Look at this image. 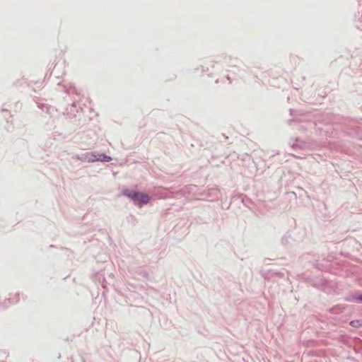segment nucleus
Here are the masks:
<instances>
[{
  "mask_svg": "<svg viewBox=\"0 0 362 362\" xmlns=\"http://www.w3.org/2000/svg\"><path fill=\"white\" fill-rule=\"evenodd\" d=\"M126 194L129 197L133 199L134 201H138L140 204H147L150 200L149 197L147 194L143 193L132 192Z\"/></svg>",
  "mask_w": 362,
  "mask_h": 362,
  "instance_id": "f257e3e1",
  "label": "nucleus"
},
{
  "mask_svg": "<svg viewBox=\"0 0 362 362\" xmlns=\"http://www.w3.org/2000/svg\"><path fill=\"white\" fill-rule=\"evenodd\" d=\"M100 157H103V158H99L98 160L106 161V162H109L112 160V158L110 156H105V155L100 156Z\"/></svg>",
  "mask_w": 362,
  "mask_h": 362,
  "instance_id": "f03ea898",
  "label": "nucleus"
},
{
  "mask_svg": "<svg viewBox=\"0 0 362 362\" xmlns=\"http://www.w3.org/2000/svg\"><path fill=\"white\" fill-rule=\"evenodd\" d=\"M355 299L357 300H361L362 301V293L360 294V295H357L355 296Z\"/></svg>",
  "mask_w": 362,
  "mask_h": 362,
  "instance_id": "7ed1b4c3",
  "label": "nucleus"
},
{
  "mask_svg": "<svg viewBox=\"0 0 362 362\" xmlns=\"http://www.w3.org/2000/svg\"><path fill=\"white\" fill-rule=\"evenodd\" d=\"M356 323H358V322H355V321H351V325L354 327H355L356 325Z\"/></svg>",
  "mask_w": 362,
  "mask_h": 362,
  "instance_id": "20e7f679",
  "label": "nucleus"
}]
</instances>
